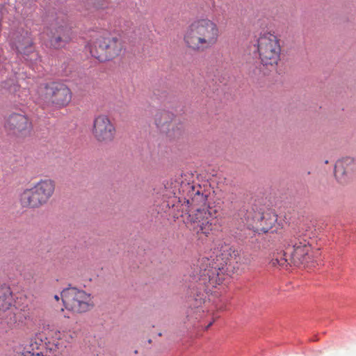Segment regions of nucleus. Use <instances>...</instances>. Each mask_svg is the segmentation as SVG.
Instances as JSON below:
<instances>
[{
  "mask_svg": "<svg viewBox=\"0 0 356 356\" xmlns=\"http://www.w3.org/2000/svg\"><path fill=\"white\" fill-rule=\"evenodd\" d=\"M257 49L259 60L264 67L263 74L276 69L281 56L280 40L274 33L266 31L261 33L257 39Z\"/></svg>",
  "mask_w": 356,
  "mask_h": 356,
  "instance_id": "7ed1b4c3",
  "label": "nucleus"
},
{
  "mask_svg": "<svg viewBox=\"0 0 356 356\" xmlns=\"http://www.w3.org/2000/svg\"><path fill=\"white\" fill-rule=\"evenodd\" d=\"M245 260L240 250L227 244L221 246L220 254L216 259L204 257L199 260L193 275L197 282L195 306L197 307L204 303L208 294L212 293L226 276L238 269L239 265L244 264Z\"/></svg>",
  "mask_w": 356,
  "mask_h": 356,
  "instance_id": "f257e3e1",
  "label": "nucleus"
},
{
  "mask_svg": "<svg viewBox=\"0 0 356 356\" xmlns=\"http://www.w3.org/2000/svg\"><path fill=\"white\" fill-rule=\"evenodd\" d=\"M220 35L217 23L207 17H202L188 25L183 34V41L188 49L199 53L213 47L218 42Z\"/></svg>",
  "mask_w": 356,
  "mask_h": 356,
  "instance_id": "f03ea898",
  "label": "nucleus"
},
{
  "mask_svg": "<svg viewBox=\"0 0 356 356\" xmlns=\"http://www.w3.org/2000/svg\"><path fill=\"white\" fill-rule=\"evenodd\" d=\"M163 128H164V127L161 129L163 130V131H165V129H163Z\"/></svg>",
  "mask_w": 356,
  "mask_h": 356,
  "instance_id": "bb28decb",
  "label": "nucleus"
},
{
  "mask_svg": "<svg viewBox=\"0 0 356 356\" xmlns=\"http://www.w3.org/2000/svg\"><path fill=\"white\" fill-rule=\"evenodd\" d=\"M4 127L9 134L22 136L29 133L31 122L26 115L13 113L8 117Z\"/></svg>",
  "mask_w": 356,
  "mask_h": 356,
  "instance_id": "2eb2a0df",
  "label": "nucleus"
},
{
  "mask_svg": "<svg viewBox=\"0 0 356 356\" xmlns=\"http://www.w3.org/2000/svg\"><path fill=\"white\" fill-rule=\"evenodd\" d=\"M40 97L48 105L57 108L67 106L72 100V92L63 83L51 82L47 83L40 90Z\"/></svg>",
  "mask_w": 356,
  "mask_h": 356,
  "instance_id": "0eeeda50",
  "label": "nucleus"
},
{
  "mask_svg": "<svg viewBox=\"0 0 356 356\" xmlns=\"http://www.w3.org/2000/svg\"><path fill=\"white\" fill-rule=\"evenodd\" d=\"M173 115L167 111H157L154 115V122L156 127L162 129L163 127H172L171 122Z\"/></svg>",
  "mask_w": 356,
  "mask_h": 356,
  "instance_id": "6ab92c4d",
  "label": "nucleus"
},
{
  "mask_svg": "<svg viewBox=\"0 0 356 356\" xmlns=\"http://www.w3.org/2000/svg\"><path fill=\"white\" fill-rule=\"evenodd\" d=\"M314 240L307 234H300L291 240L286 247L287 253L290 255V261L293 265L307 263L314 257L312 245Z\"/></svg>",
  "mask_w": 356,
  "mask_h": 356,
  "instance_id": "9b49d317",
  "label": "nucleus"
},
{
  "mask_svg": "<svg viewBox=\"0 0 356 356\" xmlns=\"http://www.w3.org/2000/svg\"><path fill=\"white\" fill-rule=\"evenodd\" d=\"M217 210L210 207L197 209L188 214L186 223L197 234L208 236L217 227Z\"/></svg>",
  "mask_w": 356,
  "mask_h": 356,
  "instance_id": "423d86ee",
  "label": "nucleus"
},
{
  "mask_svg": "<svg viewBox=\"0 0 356 356\" xmlns=\"http://www.w3.org/2000/svg\"><path fill=\"white\" fill-rule=\"evenodd\" d=\"M356 172V161L350 157L343 158L337 161L334 166V175L341 183H346Z\"/></svg>",
  "mask_w": 356,
  "mask_h": 356,
  "instance_id": "dca6fc26",
  "label": "nucleus"
},
{
  "mask_svg": "<svg viewBox=\"0 0 356 356\" xmlns=\"http://www.w3.org/2000/svg\"><path fill=\"white\" fill-rule=\"evenodd\" d=\"M91 133L98 143L109 144L115 140L117 130L115 124L107 115L99 114L93 119Z\"/></svg>",
  "mask_w": 356,
  "mask_h": 356,
  "instance_id": "ddd939ff",
  "label": "nucleus"
},
{
  "mask_svg": "<svg viewBox=\"0 0 356 356\" xmlns=\"http://www.w3.org/2000/svg\"><path fill=\"white\" fill-rule=\"evenodd\" d=\"M43 346L42 337L41 334H37L35 337L30 339L28 343L25 346L26 352L28 355L33 353H45L44 350H40V347Z\"/></svg>",
  "mask_w": 356,
  "mask_h": 356,
  "instance_id": "aec40b11",
  "label": "nucleus"
},
{
  "mask_svg": "<svg viewBox=\"0 0 356 356\" xmlns=\"http://www.w3.org/2000/svg\"><path fill=\"white\" fill-rule=\"evenodd\" d=\"M211 325H212V323H210L207 325V329H208V328H209Z\"/></svg>",
  "mask_w": 356,
  "mask_h": 356,
  "instance_id": "393cba45",
  "label": "nucleus"
},
{
  "mask_svg": "<svg viewBox=\"0 0 356 356\" xmlns=\"http://www.w3.org/2000/svg\"><path fill=\"white\" fill-rule=\"evenodd\" d=\"M122 41L118 37L97 38L90 47L91 55L101 62L113 60L121 54Z\"/></svg>",
  "mask_w": 356,
  "mask_h": 356,
  "instance_id": "f8f14e48",
  "label": "nucleus"
},
{
  "mask_svg": "<svg viewBox=\"0 0 356 356\" xmlns=\"http://www.w3.org/2000/svg\"><path fill=\"white\" fill-rule=\"evenodd\" d=\"M49 46L55 49L65 48L72 39V29L65 16L55 17L48 29Z\"/></svg>",
  "mask_w": 356,
  "mask_h": 356,
  "instance_id": "6e6552de",
  "label": "nucleus"
},
{
  "mask_svg": "<svg viewBox=\"0 0 356 356\" xmlns=\"http://www.w3.org/2000/svg\"><path fill=\"white\" fill-rule=\"evenodd\" d=\"M60 296L65 308L74 314L86 313L95 306L90 293L74 287L63 289Z\"/></svg>",
  "mask_w": 356,
  "mask_h": 356,
  "instance_id": "39448f33",
  "label": "nucleus"
},
{
  "mask_svg": "<svg viewBox=\"0 0 356 356\" xmlns=\"http://www.w3.org/2000/svg\"><path fill=\"white\" fill-rule=\"evenodd\" d=\"M21 320V312L15 306V299L11 288L0 284V323L11 327Z\"/></svg>",
  "mask_w": 356,
  "mask_h": 356,
  "instance_id": "9d476101",
  "label": "nucleus"
},
{
  "mask_svg": "<svg viewBox=\"0 0 356 356\" xmlns=\"http://www.w3.org/2000/svg\"><path fill=\"white\" fill-rule=\"evenodd\" d=\"M14 87H15L14 91L15 92L16 91V88H17L18 86H15Z\"/></svg>",
  "mask_w": 356,
  "mask_h": 356,
  "instance_id": "a878e982",
  "label": "nucleus"
},
{
  "mask_svg": "<svg viewBox=\"0 0 356 356\" xmlns=\"http://www.w3.org/2000/svg\"><path fill=\"white\" fill-rule=\"evenodd\" d=\"M11 43L17 52L25 60L37 62L40 60L38 54L34 50L33 38L27 31H17L13 34Z\"/></svg>",
  "mask_w": 356,
  "mask_h": 356,
  "instance_id": "4468645a",
  "label": "nucleus"
},
{
  "mask_svg": "<svg viewBox=\"0 0 356 356\" xmlns=\"http://www.w3.org/2000/svg\"><path fill=\"white\" fill-rule=\"evenodd\" d=\"M245 222L250 229L259 233H274L282 228L277 222V214L270 210L264 212L248 211Z\"/></svg>",
  "mask_w": 356,
  "mask_h": 356,
  "instance_id": "1a4fd4ad",
  "label": "nucleus"
},
{
  "mask_svg": "<svg viewBox=\"0 0 356 356\" xmlns=\"http://www.w3.org/2000/svg\"><path fill=\"white\" fill-rule=\"evenodd\" d=\"M188 197L186 202L191 206L204 205L207 200V195L204 194L201 186L188 184Z\"/></svg>",
  "mask_w": 356,
  "mask_h": 356,
  "instance_id": "a211bd4d",
  "label": "nucleus"
},
{
  "mask_svg": "<svg viewBox=\"0 0 356 356\" xmlns=\"http://www.w3.org/2000/svg\"><path fill=\"white\" fill-rule=\"evenodd\" d=\"M65 336L63 332L57 330H50L46 337L47 342H45V352L54 353V354H63L60 351V348L63 347L62 339Z\"/></svg>",
  "mask_w": 356,
  "mask_h": 356,
  "instance_id": "f3484780",
  "label": "nucleus"
},
{
  "mask_svg": "<svg viewBox=\"0 0 356 356\" xmlns=\"http://www.w3.org/2000/svg\"><path fill=\"white\" fill-rule=\"evenodd\" d=\"M54 353H52L50 351V353H33L31 355H27L25 356H63V354H54Z\"/></svg>",
  "mask_w": 356,
  "mask_h": 356,
  "instance_id": "5701e85b",
  "label": "nucleus"
},
{
  "mask_svg": "<svg viewBox=\"0 0 356 356\" xmlns=\"http://www.w3.org/2000/svg\"><path fill=\"white\" fill-rule=\"evenodd\" d=\"M55 188L54 180L42 179L22 191L19 196V203L24 208H40L46 204L53 196Z\"/></svg>",
  "mask_w": 356,
  "mask_h": 356,
  "instance_id": "20e7f679",
  "label": "nucleus"
},
{
  "mask_svg": "<svg viewBox=\"0 0 356 356\" xmlns=\"http://www.w3.org/2000/svg\"><path fill=\"white\" fill-rule=\"evenodd\" d=\"M287 254H289V253H287L286 249L284 252L274 253L270 261L271 264L273 266H284L287 264H293L290 261V256L288 257Z\"/></svg>",
  "mask_w": 356,
  "mask_h": 356,
  "instance_id": "412c9836",
  "label": "nucleus"
},
{
  "mask_svg": "<svg viewBox=\"0 0 356 356\" xmlns=\"http://www.w3.org/2000/svg\"><path fill=\"white\" fill-rule=\"evenodd\" d=\"M54 299L56 301H57V302H58V301H59V300H60V296H59L58 295H55V296H54Z\"/></svg>",
  "mask_w": 356,
  "mask_h": 356,
  "instance_id": "b1692460",
  "label": "nucleus"
},
{
  "mask_svg": "<svg viewBox=\"0 0 356 356\" xmlns=\"http://www.w3.org/2000/svg\"><path fill=\"white\" fill-rule=\"evenodd\" d=\"M110 0H86V6L88 9L95 10H106L109 8Z\"/></svg>",
  "mask_w": 356,
  "mask_h": 356,
  "instance_id": "4be33fe9",
  "label": "nucleus"
}]
</instances>
